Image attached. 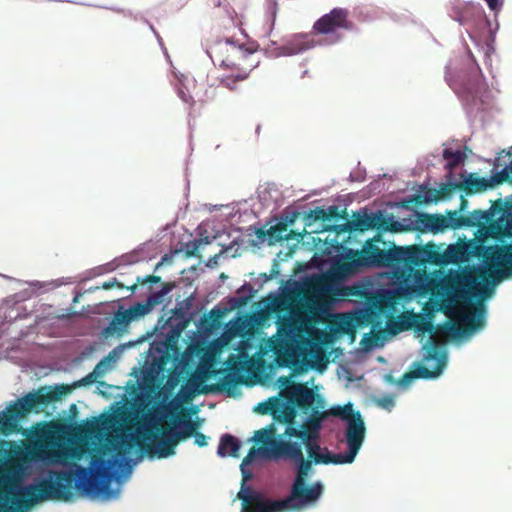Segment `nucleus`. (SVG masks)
Segmentation results:
<instances>
[{
  "label": "nucleus",
  "mask_w": 512,
  "mask_h": 512,
  "mask_svg": "<svg viewBox=\"0 0 512 512\" xmlns=\"http://www.w3.org/2000/svg\"><path fill=\"white\" fill-rule=\"evenodd\" d=\"M183 429H162L155 425L153 432L146 429L143 434L146 442L136 441L132 435L115 439L110 447L97 450L91 455L90 468L75 464V469L61 471L52 477L42 480L36 485H30L22 492V500L25 506L42 500L68 501L73 496V489L82 493L96 492L108 497L113 493L109 490L108 481L116 476V472L125 463V454L136 444L150 456L167 458L175 454V448L181 440L188 439L198 433L199 424L185 419L182 421Z\"/></svg>",
  "instance_id": "obj_1"
},
{
  "label": "nucleus",
  "mask_w": 512,
  "mask_h": 512,
  "mask_svg": "<svg viewBox=\"0 0 512 512\" xmlns=\"http://www.w3.org/2000/svg\"><path fill=\"white\" fill-rule=\"evenodd\" d=\"M70 392L66 385H58L54 388L43 386L37 390L25 394L0 412V434L10 435L21 430L19 420L28 416L31 412L40 413L49 404L61 400ZM12 442L0 439V460L10 455Z\"/></svg>",
  "instance_id": "obj_2"
},
{
  "label": "nucleus",
  "mask_w": 512,
  "mask_h": 512,
  "mask_svg": "<svg viewBox=\"0 0 512 512\" xmlns=\"http://www.w3.org/2000/svg\"><path fill=\"white\" fill-rule=\"evenodd\" d=\"M485 263L487 268L479 269L475 277L470 274L463 276V286L455 290V296L458 299L468 300L478 296V292L485 298L492 290L488 287L482 288L477 282L478 279L482 281H486L488 278L499 280L512 273V244L494 247L492 252L485 257Z\"/></svg>",
  "instance_id": "obj_3"
},
{
  "label": "nucleus",
  "mask_w": 512,
  "mask_h": 512,
  "mask_svg": "<svg viewBox=\"0 0 512 512\" xmlns=\"http://www.w3.org/2000/svg\"><path fill=\"white\" fill-rule=\"evenodd\" d=\"M208 53L214 63L231 71H240V79H247L260 64L257 50L246 48L231 40H219L213 43Z\"/></svg>",
  "instance_id": "obj_4"
},
{
  "label": "nucleus",
  "mask_w": 512,
  "mask_h": 512,
  "mask_svg": "<svg viewBox=\"0 0 512 512\" xmlns=\"http://www.w3.org/2000/svg\"><path fill=\"white\" fill-rule=\"evenodd\" d=\"M255 440L262 443L261 451L267 455H272L275 460L290 459L295 462L298 468L294 482H306L314 462L304 458L299 443L275 439L273 428L258 430Z\"/></svg>",
  "instance_id": "obj_5"
},
{
  "label": "nucleus",
  "mask_w": 512,
  "mask_h": 512,
  "mask_svg": "<svg viewBox=\"0 0 512 512\" xmlns=\"http://www.w3.org/2000/svg\"><path fill=\"white\" fill-rule=\"evenodd\" d=\"M387 242L380 234L365 241L361 250L350 249L343 260L338 262L335 269L348 274L365 267H383Z\"/></svg>",
  "instance_id": "obj_6"
},
{
  "label": "nucleus",
  "mask_w": 512,
  "mask_h": 512,
  "mask_svg": "<svg viewBox=\"0 0 512 512\" xmlns=\"http://www.w3.org/2000/svg\"><path fill=\"white\" fill-rule=\"evenodd\" d=\"M284 397L286 401L279 398L276 401L277 411L275 420L286 424L287 427H295L297 409L307 414L315 401L316 394L304 383H292L284 391Z\"/></svg>",
  "instance_id": "obj_7"
},
{
  "label": "nucleus",
  "mask_w": 512,
  "mask_h": 512,
  "mask_svg": "<svg viewBox=\"0 0 512 512\" xmlns=\"http://www.w3.org/2000/svg\"><path fill=\"white\" fill-rule=\"evenodd\" d=\"M219 371L212 370L208 371H198L194 373L187 381L186 384L181 386L180 394L182 398L186 401L191 400L193 397L199 394H210V393H218V392H226L229 396H233V389L239 384L242 383L241 377H239L236 373L228 372L226 373L221 381L216 384L206 385L205 381L209 376H214L218 374Z\"/></svg>",
  "instance_id": "obj_8"
},
{
  "label": "nucleus",
  "mask_w": 512,
  "mask_h": 512,
  "mask_svg": "<svg viewBox=\"0 0 512 512\" xmlns=\"http://www.w3.org/2000/svg\"><path fill=\"white\" fill-rule=\"evenodd\" d=\"M330 414L340 417L347 421L346 441L348 451L341 453L344 464H350L354 461L365 438V425L359 412H354L350 404L341 407H333Z\"/></svg>",
  "instance_id": "obj_9"
},
{
  "label": "nucleus",
  "mask_w": 512,
  "mask_h": 512,
  "mask_svg": "<svg viewBox=\"0 0 512 512\" xmlns=\"http://www.w3.org/2000/svg\"><path fill=\"white\" fill-rule=\"evenodd\" d=\"M277 333L269 340L271 351L278 357L290 356L301 338V327L291 316L277 321Z\"/></svg>",
  "instance_id": "obj_10"
},
{
  "label": "nucleus",
  "mask_w": 512,
  "mask_h": 512,
  "mask_svg": "<svg viewBox=\"0 0 512 512\" xmlns=\"http://www.w3.org/2000/svg\"><path fill=\"white\" fill-rule=\"evenodd\" d=\"M353 29L354 23L349 19V11L345 8L337 7L316 20L313 24L312 32L329 36L331 39L330 43H336L341 39L339 31H351Z\"/></svg>",
  "instance_id": "obj_11"
},
{
  "label": "nucleus",
  "mask_w": 512,
  "mask_h": 512,
  "mask_svg": "<svg viewBox=\"0 0 512 512\" xmlns=\"http://www.w3.org/2000/svg\"><path fill=\"white\" fill-rule=\"evenodd\" d=\"M485 324V307L479 302L470 306L466 310H459L456 322H447L445 329L454 337L469 335Z\"/></svg>",
  "instance_id": "obj_12"
},
{
  "label": "nucleus",
  "mask_w": 512,
  "mask_h": 512,
  "mask_svg": "<svg viewBox=\"0 0 512 512\" xmlns=\"http://www.w3.org/2000/svg\"><path fill=\"white\" fill-rule=\"evenodd\" d=\"M427 353L424 357L426 362L435 361L433 369L419 364L415 370L405 373L400 379L401 385H407L411 380L416 378L432 379L439 376L446 366L447 356L445 352H441L439 344L435 339H431L426 347Z\"/></svg>",
  "instance_id": "obj_13"
},
{
  "label": "nucleus",
  "mask_w": 512,
  "mask_h": 512,
  "mask_svg": "<svg viewBox=\"0 0 512 512\" xmlns=\"http://www.w3.org/2000/svg\"><path fill=\"white\" fill-rule=\"evenodd\" d=\"M237 498L241 501V512H284L282 500H270L245 483H242Z\"/></svg>",
  "instance_id": "obj_14"
},
{
  "label": "nucleus",
  "mask_w": 512,
  "mask_h": 512,
  "mask_svg": "<svg viewBox=\"0 0 512 512\" xmlns=\"http://www.w3.org/2000/svg\"><path fill=\"white\" fill-rule=\"evenodd\" d=\"M323 493V485L315 482L310 486L306 482H294L290 495L283 499L284 512L288 510H299L307 505L315 503Z\"/></svg>",
  "instance_id": "obj_15"
},
{
  "label": "nucleus",
  "mask_w": 512,
  "mask_h": 512,
  "mask_svg": "<svg viewBox=\"0 0 512 512\" xmlns=\"http://www.w3.org/2000/svg\"><path fill=\"white\" fill-rule=\"evenodd\" d=\"M308 413H310L309 416L306 421L300 425V427H286L284 434L289 438L319 437L322 421L329 413L320 411L318 406H311Z\"/></svg>",
  "instance_id": "obj_16"
},
{
  "label": "nucleus",
  "mask_w": 512,
  "mask_h": 512,
  "mask_svg": "<svg viewBox=\"0 0 512 512\" xmlns=\"http://www.w3.org/2000/svg\"><path fill=\"white\" fill-rule=\"evenodd\" d=\"M300 439L305 446L308 459L313 461L314 464H344L341 458V453L330 454L327 448L321 450L319 445V437H296Z\"/></svg>",
  "instance_id": "obj_17"
},
{
  "label": "nucleus",
  "mask_w": 512,
  "mask_h": 512,
  "mask_svg": "<svg viewBox=\"0 0 512 512\" xmlns=\"http://www.w3.org/2000/svg\"><path fill=\"white\" fill-rule=\"evenodd\" d=\"M57 446L55 431L52 427H42L35 430L34 440L31 444V451L37 457L44 459L50 451Z\"/></svg>",
  "instance_id": "obj_18"
},
{
  "label": "nucleus",
  "mask_w": 512,
  "mask_h": 512,
  "mask_svg": "<svg viewBox=\"0 0 512 512\" xmlns=\"http://www.w3.org/2000/svg\"><path fill=\"white\" fill-rule=\"evenodd\" d=\"M115 422L116 419L113 415L103 414L98 418L87 421L85 424L77 425L75 431L80 436L95 437L112 429Z\"/></svg>",
  "instance_id": "obj_19"
},
{
  "label": "nucleus",
  "mask_w": 512,
  "mask_h": 512,
  "mask_svg": "<svg viewBox=\"0 0 512 512\" xmlns=\"http://www.w3.org/2000/svg\"><path fill=\"white\" fill-rule=\"evenodd\" d=\"M379 217L375 215L363 214L361 215L359 212L353 215L352 220L346 221L344 224L335 225L333 230L338 234L342 232H354L360 231L363 232L368 229H373L376 227H381L382 223H379Z\"/></svg>",
  "instance_id": "obj_20"
},
{
  "label": "nucleus",
  "mask_w": 512,
  "mask_h": 512,
  "mask_svg": "<svg viewBox=\"0 0 512 512\" xmlns=\"http://www.w3.org/2000/svg\"><path fill=\"white\" fill-rule=\"evenodd\" d=\"M129 318L127 310L117 311L109 325L103 329L102 334L105 337L113 336L114 334L121 335L131 322Z\"/></svg>",
  "instance_id": "obj_21"
},
{
  "label": "nucleus",
  "mask_w": 512,
  "mask_h": 512,
  "mask_svg": "<svg viewBox=\"0 0 512 512\" xmlns=\"http://www.w3.org/2000/svg\"><path fill=\"white\" fill-rule=\"evenodd\" d=\"M316 46V42L313 37L309 34H301L296 35L292 40H290L283 48L284 50L292 55L299 54L308 49H311Z\"/></svg>",
  "instance_id": "obj_22"
},
{
  "label": "nucleus",
  "mask_w": 512,
  "mask_h": 512,
  "mask_svg": "<svg viewBox=\"0 0 512 512\" xmlns=\"http://www.w3.org/2000/svg\"><path fill=\"white\" fill-rule=\"evenodd\" d=\"M418 221L424 229L433 233L442 232L447 229L445 216L440 214L421 213L418 215Z\"/></svg>",
  "instance_id": "obj_23"
},
{
  "label": "nucleus",
  "mask_w": 512,
  "mask_h": 512,
  "mask_svg": "<svg viewBox=\"0 0 512 512\" xmlns=\"http://www.w3.org/2000/svg\"><path fill=\"white\" fill-rule=\"evenodd\" d=\"M459 185L460 190L465 191L467 195L485 191L492 186L489 180L475 177L474 174H470L463 182H459Z\"/></svg>",
  "instance_id": "obj_24"
},
{
  "label": "nucleus",
  "mask_w": 512,
  "mask_h": 512,
  "mask_svg": "<svg viewBox=\"0 0 512 512\" xmlns=\"http://www.w3.org/2000/svg\"><path fill=\"white\" fill-rule=\"evenodd\" d=\"M383 267H395L406 265V247H400L392 244L386 247L385 260Z\"/></svg>",
  "instance_id": "obj_25"
},
{
  "label": "nucleus",
  "mask_w": 512,
  "mask_h": 512,
  "mask_svg": "<svg viewBox=\"0 0 512 512\" xmlns=\"http://www.w3.org/2000/svg\"><path fill=\"white\" fill-rule=\"evenodd\" d=\"M239 450L240 442L236 437L230 434H224L221 437L217 451L218 455H220L221 457H239Z\"/></svg>",
  "instance_id": "obj_26"
},
{
  "label": "nucleus",
  "mask_w": 512,
  "mask_h": 512,
  "mask_svg": "<svg viewBox=\"0 0 512 512\" xmlns=\"http://www.w3.org/2000/svg\"><path fill=\"white\" fill-rule=\"evenodd\" d=\"M254 437H256V435ZM253 439H255V438H253ZM254 441L257 443L256 440H254ZM258 444H259V442H258ZM261 448H262V443H260V447L258 449H256L255 447H252L249 450L248 454L243 458L242 463L240 465V469H241V473H242V477H243L242 483H246V481H248L249 479L252 478L253 474L247 467L253 463V461L255 460V458L258 454L265 458H268V459H275L272 455H267V454L263 453L261 451Z\"/></svg>",
  "instance_id": "obj_27"
},
{
  "label": "nucleus",
  "mask_w": 512,
  "mask_h": 512,
  "mask_svg": "<svg viewBox=\"0 0 512 512\" xmlns=\"http://www.w3.org/2000/svg\"><path fill=\"white\" fill-rule=\"evenodd\" d=\"M288 224L285 222H278L268 229V242L270 245L284 240L292 239V236L287 233Z\"/></svg>",
  "instance_id": "obj_28"
},
{
  "label": "nucleus",
  "mask_w": 512,
  "mask_h": 512,
  "mask_svg": "<svg viewBox=\"0 0 512 512\" xmlns=\"http://www.w3.org/2000/svg\"><path fill=\"white\" fill-rule=\"evenodd\" d=\"M473 9L474 5L472 3H464L460 0H456L452 3V16L458 22L464 23L470 17Z\"/></svg>",
  "instance_id": "obj_29"
},
{
  "label": "nucleus",
  "mask_w": 512,
  "mask_h": 512,
  "mask_svg": "<svg viewBox=\"0 0 512 512\" xmlns=\"http://www.w3.org/2000/svg\"><path fill=\"white\" fill-rule=\"evenodd\" d=\"M445 220L447 223V229H458L461 227H470L474 225V222L470 217L459 215L457 211H448L447 216H445Z\"/></svg>",
  "instance_id": "obj_30"
},
{
  "label": "nucleus",
  "mask_w": 512,
  "mask_h": 512,
  "mask_svg": "<svg viewBox=\"0 0 512 512\" xmlns=\"http://www.w3.org/2000/svg\"><path fill=\"white\" fill-rule=\"evenodd\" d=\"M443 158L447 160L445 168L449 171L448 178L450 179L452 176V170L463 161L464 154L459 150L453 151L451 149H445L443 151Z\"/></svg>",
  "instance_id": "obj_31"
},
{
  "label": "nucleus",
  "mask_w": 512,
  "mask_h": 512,
  "mask_svg": "<svg viewBox=\"0 0 512 512\" xmlns=\"http://www.w3.org/2000/svg\"><path fill=\"white\" fill-rule=\"evenodd\" d=\"M407 267L420 268L423 267V259L421 256V246H406V265Z\"/></svg>",
  "instance_id": "obj_32"
},
{
  "label": "nucleus",
  "mask_w": 512,
  "mask_h": 512,
  "mask_svg": "<svg viewBox=\"0 0 512 512\" xmlns=\"http://www.w3.org/2000/svg\"><path fill=\"white\" fill-rule=\"evenodd\" d=\"M173 288H174V284L173 283H170V282L164 283L160 291L154 292V293H152L151 295L148 296V298L146 300V304L152 310L156 305H159V304H161L164 301L165 296Z\"/></svg>",
  "instance_id": "obj_33"
},
{
  "label": "nucleus",
  "mask_w": 512,
  "mask_h": 512,
  "mask_svg": "<svg viewBox=\"0 0 512 512\" xmlns=\"http://www.w3.org/2000/svg\"><path fill=\"white\" fill-rule=\"evenodd\" d=\"M413 329L416 331V332H419V333H426V332H429V333H432L433 330H434V326L433 324L431 323L430 320H428L424 315L422 314H419V313H414V318H413Z\"/></svg>",
  "instance_id": "obj_34"
},
{
  "label": "nucleus",
  "mask_w": 512,
  "mask_h": 512,
  "mask_svg": "<svg viewBox=\"0 0 512 512\" xmlns=\"http://www.w3.org/2000/svg\"><path fill=\"white\" fill-rule=\"evenodd\" d=\"M276 401H278L277 397H271L267 401L259 403L254 410L262 415L270 414L275 419L277 411Z\"/></svg>",
  "instance_id": "obj_35"
},
{
  "label": "nucleus",
  "mask_w": 512,
  "mask_h": 512,
  "mask_svg": "<svg viewBox=\"0 0 512 512\" xmlns=\"http://www.w3.org/2000/svg\"><path fill=\"white\" fill-rule=\"evenodd\" d=\"M127 310V313L129 315V319H131V321L135 320V319H138L140 317H144L145 315H147L151 309L149 308V306L146 304V302L144 303H136L135 305L129 307Z\"/></svg>",
  "instance_id": "obj_36"
},
{
  "label": "nucleus",
  "mask_w": 512,
  "mask_h": 512,
  "mask_svg": "<svg viewBox=\"0 0 512 512\" xmlns=\"http://www.w3.org/2000/svg\"><path fill=\"white\" fill-rule=\"evenodd\" d=\"M437 202L439 201V196L437 189L435 188H427L425 191L424 196L421 195H414L410 202H414L416 204H423V203H429V202Z\"/></svg>",
  "instance_id": "obj_37"
},
{
  "label": "nucleus",
  "mask_w": 512,
  "mask_h": 512,
  "mask_svg": "<svg viewBox=\"0 0 512 512\" xmlns=\"http://www.w3.org/2000/svg\"><path fill=\"white\" fill-rule=\"evenodd\" d=\"M321 287L323 290H325L327 292H331L334 296H337L339 298H345V297L352 295V290L350 287L340 286V287L332 288L328 284L327 278L322 282Z\"/></svg>",
  "instance_id": "obj_38"
},
{
  "label": "nucleus",
  "mask_w": 512,
  "mask_h": 512,
  "mask_svg": "<svg viewBox=\"0 0 512 512\" xmlns=\"http://www.w3.org/2000/svg\"><path fill=\"white\" fill-rule=\"evenodd\" d=\"M421 256L423 259V266H425L427 263H436L438 261L439 254L433 245H426L421 247Z\"/></svg>",
  "instance_id": "obj_39"
},
{
  "label": "nucleus",
  "mask_w": 512,
  "mask_h": 512,
  "mask_svg": "<svg viewBox=\"0 0 512 512\" xmlns=\"http://www.w3.org/2000/svg\"><path fill=\"white\" fill-rule=\"evenodd\" d=\"M240 75V71H232L230 75H227L220 79V84L229 90H234L237 88V83L242 82L245 79H240L238 76Z\"/></svg>",
  "instance_id": "obj_40"
},
{
  "label": "nucleus",
  "mask_w": 512,
  "mask_h": 512,
  "mask_svg": "<svg viewBox=\"0 0 512 512\" xmlns=\"http://www.w3.org/2000/svg\"><path fill=\"white\" fill-rule=\"evenodd\" d=\"M460 190L459 182H452L448 180L446 183L440 185L437 189L439 200L448 197L453 191Z\"/></svg>",
  "instance_id": "obj_41"
},
{
  "label": "nucleus",
  "mask_w": 512,
  "mask_h": 512,
  "mask_svg": "<svg viewBox=\"0 0 512 512\" xmlns=\"http://www.w3.org/2000/svg\"><path fill=\"white\" fill-rule=\"evenodd\" d=\"M413 318L414 312H405L399 316V324L401 327L398 328V331H407L412 329L413 327Z\"/></svg>",
  "instance_id": "obj_42"
},
{
  "label": "nucleus",
  "mask_w": 512,
  "mask_h": 512,
  "mask_svg": "<svg viewBox=\"0 0 512 512\" xmlns=\"http://www.w3.org/2000/svg\"><path fill=\"white\" fill-rule=\"evenodd\" d=\"M378 406L391 410L395 405V398L392 394H386L377 399Z\"/></svg>",
  "instance_id": "obj_43"
},
{
  "label": "nucleus",
  "mask_w": 512,
  "mask_h": 512,
  "mask_svg": "<svg viewBox=\"0 0 512 512\" xmlns=\"http://www.w3.org/2000/svg\"><path fill=\"white\" fill-rule=\"evenodd\" d=\"M326 213H327V221L331 220V219H339V218L344 219L347 217L346 211L343 210L342 212H340L338 207L335 205L329 206L328 209H326Z\"/></svg>",
  "instance_id": "obj_44"
},
{
  "label": "nucleus",
  "mask_w": 512,
  "mask_h": 512,
  "mask_svg": "<svg viewBox=\"0 0 512 512\" xmlns=\"http://www.w3.org/2000/svg\"><path fill=\"white\" fill-rule=\"evenodd\" d=\"M203 239H195L186 244V254L188 256H195L198 249L202 246Z\"/></svg>",
  "instance_id": "obj_45"
},
{
  "label": "nucleus",
  "mask_w": 512,
  "mask_h": 512,
  "mask_svg": "<svg viewBox=\"0 0 512 512\" xmlns=\"http://www.w3.org/2000/svg\"><path fill=\"white\" fill-rule=\"evenodd\" d=\"M308 217L315 221H327L326 209L317 207L309 212Z\"/></svg>",
  "instance_id": "obj_46"
},
{
  "label": "nucleus",
  "mask_w": 512,
  "mask_h": 512,
  "mask_svg": "<svg viewBox=\"0 0 512 512\" xmlns=\"http://www.w3.org/2000/svg\"><path fill=\"white\" fill-rule=\"evenodd\" d=\"M507 180H509V174L508 169L505 168L492 176V181L496 184H501Z\"/></svg>",
  "instance_id": "obj_47"
},
{
  "label": "nucleus",
  "mask_w": 512,
  "mask_h": 512,
  "mask_svg": "<svg viewBox=\"0 0 512 512\" xmlns=\"http://www.w3.org/2000/svg\"><path fill=\"white\" fill-rule=\"evenodd\" d=\"M194 437H195V444L198 445L199 447H204L207 445L208 437L206 435H204L203 433L198 432L197 434L194 435Z\"/></svg>",
  "instance_id": "obj_48"
},
{
  "label": "nucleus",
  "mask_w": 512,
  "mask_h": 512,
  "mask_svg": "<svg viewBox=\"0 0 512 512\" xmlns=\"http://www.w3.org/2000/svg\"><path fill=\"white\" fill-rule=\"evenodd\" d=\"M401 327L399 324V318L397 320H389L388 321V330L391 334L395 335L399 333L398 328Z\"/></svg>",
  "instance_id": "obj_49"
},
{
  "label": "nucleus",
  "mask_w": 512,
  "mask_h": 512,
  "mask_svg": "<svg viewBox=\"0 0 512 512\" xmlns=\"http://www.w3.org/2000/svg\"><path fill=\"white\" fill-rule=\"evenodd\" d=\"M492 11H497L502 3L499 0H485Z\"/></svg>",
  "instance_id": "obj_50"
},
{
  "label": "nucleus",
  "mask_w": 512,
  "mask_h": 512,
  "mask_svg": "<svg viewBox=\"0 0 512 512\" xmlns=\"http://www.w3.org/2000/svg\"><path fill=\"white\" fill-rule=\"evenodd\" d=\"M115 286H117V287H119V288H123V285H122V284H120V283H118V282L116 281V279H113V280H111V281L104 282V284H103V288H104V289H106V290L111 289V288H113V287H115Z\"/></svg>",
  "instance_id": "obj_51"
},
{
  "label": "nucleus",
  "mask_w": 512,
  "mask_h": 512,
  "mask_svg": "<svg viewBox=\"0 0 512 512\" xmlns=\"http://www.w3.org/2000/svg\"><path fill=\"white\" fill-rule=\"evenodd\" d=\"M255 234L259 240L264 241L265 238L268 237V229L265 230L264 228H259L256 230Z\"/></svg>",
  "instance_id": "obj_52"
},
{
  "label": "nucleus",
  "mask_w": 512,
  "mask_h": 512,
  "mask_svg": "<svg viewBox=\"0 0 512 512\" xmlns=\"http://www.w3.org/2000/svg\"><path fill=\"white\" fill-rule=\"evenodd\" d=\"M161 277L156 275H148L146 278L142 281L143 284L145 283H158L160 282Z\"/></svg>",
  "instance_id": "obj_53"
},
{
  "label": "nucleus",
  "mask_w": 512,
  "mask_h": 512,
  "mask_svg": "<svg viewBox=\"0 0 512 512\" xmlns=\"http://www.w3.org/2000/svg\"><path fill=\"white\" fill-rule=\"evenodd\" d=\"M178 95L185 103H191L192 97L187 95L182 89L178 91Z\"/></svg>",
  "instance_id": "obj_54"
},
{
  "label": "nucleus",
  "mask_w": 512,
  "mask_h": 512,
  "mask_svg": "<svg viewBox=\"0 0 512 512\" xmlns=\"http://www.w3.org/2000/svg\"><path fill=\"white\" fill-rule=\"evenodd\" d=\"M507 225L512 227V207H511V209L508 212Z\"/></svg>",
  "instance_id": "obj_55"
},
{
  "label": "nucleus",
  "mask_w": 512,
  "mask_h": 512,
  "mask_svg": "<svg viewBox=\"0 0 512 512\" xmlns=\"http://www.w3.org/2000/svg\"><path fill=\"white\" fill-rule=\"evenodd\" d=\"M374 316H376V313H375L374 310L371 309L370 313L368 314V318H369L368 322L369 323H373V317Z\"/></svg>",
  "instance_id": "obj_56"
},
{
  "label": "nucleus",
  "mask_w": 512,
  "mask_h": 512,
  "mask_svg": "<svg viewBox=\"0 0 512 512\" xmlns=\"http://www.w3.org/2000/svg\"><path fill=\"white\" fill-rule=\"evenodd\" d=\"M211 314L215 315L216 317H219L221 315V312H220V310L213 309V310H211Z\"/></svg>",
  "instance_id": "obj_57"
},
{
  "label": "nucleus",
  "mask_w": 512,
  "mask_h": 512,
  "mask_svg": "<svg viewBox=\"0 0 512 512\" xmlns=\"http://www.w3.org/2000/svg\"><path fill=\"white\" fill-rule=\"evenodd\" d=\"M504 168L508 169V174L512 173V162L508 166H506Z\"/></svg>",
  "instance_id": "obj_58"
},
{
  "label": "nucleus",
  "mask_w": 512,
  "mask_h": 512,
  "mask_svg": "<svg viewBox=\"0 0 512 512\" xmlns=\"http://www.w3.org/2000/svg\"><path fill=\"white\" fill-rule=\"evenodd\" d=\"M203 239V243L202 245H206V244H209L210 241H209V238L208 237H205V238H202Z\"/></svg>",
  "instance_id": "obj_59"
},
{
  "label": "nucleus",
  "mask_w": 512,
  "mask_h": 512,
  "mask_svg": "<svg viewBox=\"0 0 512 512\" xmlns=\"http://www.w3.org/2000/svg\"><path fill=\"white\" fill-rule=\"evenodd\" d=\"M276 5H277L276 2H274L273 3V12H272L273 18H275V15H276V10H275L276 9Z\"/></svg>",
  "instance_id": "obj_60"
},
{
  "label": "nucleus",
  "mask_w": 512,
  "mask_h": 512,
  "mask_svg": "<svg viewBox=\"0 0 512 512\" xmlns=\"http://www.w3.org/2000/svg\"><path fill=\"white\" fill-rule=\"evenodd\" d=\"M130 289H131L132 291H135V289H136V284L132 285V286L130 287Z\"/></svg>",
  "instance_id": "obj_61"
},
{
  "label": "nucleus",
  "mask_w": 512,
  "mask_h": 512,
  "mask_svg": "<svg viewBox=\"0 0 512 512\" xmlns=\"http://www.w3.org/2000/svg\"><path fill=\"white\" fill-rule=\"evenodd\" d=\"M92 376H93V374H89V375H88L89 382H91V381H92V380H91Z\"/></svg>",
  "instance_id": "obj_62"
}]
</instances>
